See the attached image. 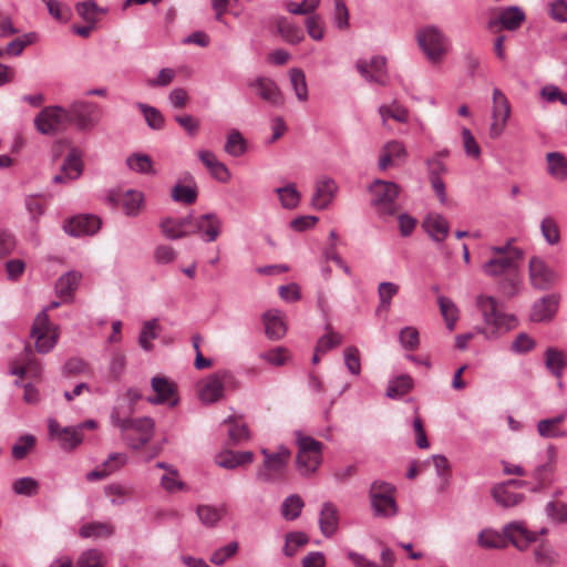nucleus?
Masks as SVG:
<instances>
[{
    "label": "nucleus",
    "instance_id": "57",
    "mask_svg": "<svg viewBox=\"0 0 567 567\" xmlns=\"http://www.w3.org/2000/svg\"><path fill=\"white\" fill-rule=\"evenodd\" d=\"M344 364L348 371L353 375H359L361 372V357L357 347H348L343 351Z\"/></svg>",
    "mask_w": 567,
    "mask_h": 567
},
{
    "label": "nucleus",
    "instance_id": "59",
    "mask_svg": "<svg viewBox=\"0 0 567 567\" xmlns=\"http://www.w3.org/2000/svg\"><path fill=\"white\" fill-rule=\"evenodd\" d=\"M172 198L175 202L189 205L196 202L197 190L194 187L177 184L172 190Z\"/></svg>",
    "mask_w": 567,
    "mask_h": 567
},
{
    "label": "nucleus",
    "instance_id": "63",
    "mask_svg": "<svg viewBox=\"0 0 567 567\" xmlns=\"http://www.w3.org/2000/svg\"><path fill=\"white\" fill-rule=\"evenodd\" d=\"M308 543V536L301 532L290 533L286 537L285 554L287 556H293L299 547Z\"/></svg>",
    "mask_w": 567,
    "mask_h": 567
},
{
    "label": "nucleus",
    "instance_id": "5",
    "mask_svg": "<svg viewBox=\"0 0 567 567\" xmlns=\"http://www.w3.org/2000/svg\"><path fill=\"white\" fill-rule=\"evenodd\" d=\"M416 41L432 64H440L452 48V42L447 34L434 24L420 28L416 32Z\"/></svg>",
    "mask_w": 567,
    "mask_h": 567
},
{
    "label": "nucleus",
    "instance_id": "8",
    "mask_svg": "<svg viewBox=\"0 0 567 567\" xmlns=\"http://www.w3.org/2000/svg\"><path fill=\"white\" fill-rule=\"evenodd\" d=\"M394 493V486L389 483L375 481L371 484L369 494L374 516L392 518L398 514L399 507Z\"/></svg>",
    "mask_w": 567,
    "mask_h": 567
},
{
    "label": "nucleus",
    "instance_id": "3",
    "mask_svg": "<svg viewBox=\"0 0 567 567\" xmlns=\"http://www.w3.org/2000/svg\"><path fill=\"white\" fill-rule=\"evenodd\" d=\"M515 238L508 239L502 246H491L488 249L492 257L482 264V272L491 278H498L508 272H515L518 269V262L524 257V250L514 247Z\"/></svg>",
    "mask_w": 567,
    "mask_h": 567
},
{
    "label": "nucleus",
    "instance_id": "22",
    "mask_svg": "<svg viewBox=\"0 0 567 567\" xmlns=\"http://www.w3.org/2000/svg\"><path fill=\"white\" fill-rule=\"evenodd\" d=\"M83 171V163L81 161L78 150L72 148L68 154L62 165V173L53 177L55 184H64L68 181H74L80 177Z\"/></svg>",
    "mask_w": 567,
    "mask_h": 567
},
{
    "label": "nucleus",
    "instance_id": "41",
    "mask_svg": "<svg viewBox=\"0 0 567 567\" xmlns=\"http://www.w3.org/2000/svg\"><path fill=\"white\" fill-rule=\"evenodd\" d=\"M437 303L440 307L441 315L446 323V328L450 331H453L458 320V309L456 305L454 303L453 300L444 296H440L437 298Z\"/></svg>",
    "mask_w": 567,
    "mask_h": 567
},
{
    "label": "nucleus",
    "instance_id": "64",
    "mask_svg": "<svg viewBox=\"0 0 567 567\" xmlns=\"http://www.w3.org/2000/svg\"><path fill=\"white\" fill-rule=\"evenodd\" d=\"M78 567H104L103 555L97 549L84 551L78 559Z\"/></svg>",
    "mask_w": 567,
    "mask_h": 567
},
{
    "label": "nucleus",
    "instance_id": "10",
    "mask_svg": "<svg viewBox=\"0 0 567 567\" xmlns=\"http://www.w3.org/2000/svg\"><path fill=\"white\" fill-rule=\"evenodd\" d=\"M69 122L74 123L79 130L93 128L102 117L101 107L93 102L75 101L69 109Z\"/></svg>",
    "mask_w": 567,
    "mask_h": 567
},
{
    "label": "nucleus",
    "instance_id": "60",
    "mask_svg": "<svg viewBox=\"0 0 567 567\" xmlns=\"http://www.w3.org/2000/svg\"><path fill=\"white\" fill-rule=\"evenodd\" d=\"M333 23L339 30L349 28V11L343 0H333Z\"/></svg>",
    "mask_w": 567,
    "mask_h": 567
},
{
    "label": "nucleus",
    "instance_id": "56",
    "mask_svg": "<svg viewBox=\"0 0 567 567\" xmlns=\"http://www.w3.org/2000/svg\"><path fill=\"white\" fill-rule=\"evenodd\" d=\"M12 488L18 495L33 496L38 494L39 483L33 477H21L14 481Z\"/></svg>",
    "mask_w": 567,
    "mask_h": 567
},
{
    "label": "nucleus",
    "instance_id": "61",
    "mask_svg": "<svg viewBox=\"0 0 567 567\" xmlns=\"http://www.w3.org/2000/svg\"><path fill=\"white\" fill-rule=\"evenodd\" d=\"M399 340L406 350H416L420 344L419 331L414 327H405L400 331Z\"/></svg>",
    "mask_w": 567,
    "mask_h": 567
},
{
    "label": "nucleus",
    "instance_id": "40",
    "mask_svg": "<svg viewBox=\"0 0 567 567\" xmlns=\"http://www.w3.org/2000/svg\"><path fill=\"white\" fill-rule=\"evenodd\" d=\"M548 173L553 177L564 181L567 178V159L559 152H551L546 155Z\"/></svg>",
    "mask_w": 567,
    "mask_h": 567
},
{
    "label": "nucleus",
    "instance_id": "48",
    "mask_svg": "<svg viewBox=\"0 0 567 567\" xmlns=\"http://www.w3.org/2000/svg\"><path fill=\"white\" fill-rule=\"evenodd\" d=\"M536 564L542 567H554L557 563L558 554L556 550L546 544H540L534 550Z\"/></svg>",
    "mask_w": 567,
    "mask_h": 567
},
{
    "label": "nucleus",
    "instance_id": "54",
    "mask_svg": "<svg viewBox=\"0 0 567 567\" xmlns=\"http://www.w3.org/2000/svg\"><path fill=\"white\" fill-rule=\"evenodd\" d=\"M247 142L238 131H231L228 134L225 152L231 156H240L246 151Z\"/></svg>",
    "mask_w": 567,
    "mask_h": 567
},
{
    "label": "nucleus",
    "instance_id": "11",
    "mask_svg": "<svg viewBox=\"0 0 567 567\" xmlns=\"http://www.w3.org/2000/svg\"><path fill=\"white\" fill-rule=\"evenodd\" d=\"M70 124L68 109L47 106L34 118V126L45 135H53Z\"/></svg>",
    "mask_w": 567,
    "mask_h": 567
},
{
    "label": "nucleus",
    "instance_id": "34",
    "mask_svg": "<svg viewBox=\"0 0 567 567\" xmlns=\"http://www.w3.org/2000/svg\"><path fill=\"white\" fill-rule=\"evenodd\" d=\"M379 114L382 118L383 125H385L389 118H392L399 123H406L409 121V111L406 107L393 101L391 104H383L379 107Z\"/></svg>",
    "mask_w": 567,
    "mask_h": 567
},
{
    "label": "nucleus",
    "instance_id": "28",
    "mask_svg": "<svg viewBox=\"0 0 567 567\" xmlns=\"http://www.w3.org/2000/svg\"><path fill=\"white\" fill-rule=\"evenodd\" d=\"M405 156L406 151L404 145L399 141H390L381 148L378 166L381 171H385L393 165L395 161L404 159Z\"/></svg>",
    "mask_w": 567,
    "mask_h": 567
},
{
    "label": "nucleus",
    "instance_id": "37",
    "mask_svg": "<svg viewBox=\"0 0 567 567\" xmlns=\"http://www.w3.org/2000/svg\"><path fill=\"white\" fill-rule=\"evenodd\" d=\"M413 388V380L409 374H401L389 381L386 396L398 399L406 394Z\"/></svg>",
    "mask_w": 567,
    "mask_h": 567
},
{
    "label": "nucleus",
    "instance_id": "51",
    "mask_svg": "<svg viewBox=\"0 0 567 567\" xmlns=\"http://www.w3.org/2000/svg\"><path fill=\"white\" fill-rule=\"evenodd\" d=\"M83 440V434L75 426H66L63 429L61 436L58 439L60 446L64 450L75 449Z\"/></svg>",
    "mask_w": 567,
    "mask_h": 567
},
{
    "label": "nucleus",
    "instance_id": "26",
    "mask_svg": "<svg viewBox=\"0 0 567 567\" xmlns=\"http://www.w3.org/2000/svg\"><path fill=\"white\" fill-rule=\"evenodd\" d=\"M227 375L228 373L223 371L216 372L206 379L199 393L203 402L214 403L223 396L224 380L227 378Z\"/></svg>",
    "mask_w": 567,
    "mask_h": 567
},
{
    "label": "nucleus",
    "instance_id": "43",
    "mask_svg": "<svg viewBox=\"0 0 567 567\" xmlns=\"http://www.w3.org/2000/svg\"><path fill=\"white\" fill-rule=\"evenodd\" d=\"M289 80L297 99L300 102H306L308 100V85L305 72L299 68H292L289 70Z\"/></svg>",
    "mask_w": 567,
    "mask_h": 567
},
{
    "label": "nucleus",
    "instance_id": "21",
    "mask_svg": "<svg viewBox=\"0 0 567 567\" xmlns=\"http://www.w3.org/2000/svg\"><path fill=\"white\" fill-rule=\"evenodd\" d=\"M271 23L276 27L281 39L288 44H298L303 41L302 29L285 16H274Z\"/></svg>",
    "mask_w": 567,
    "mask_h": 567
},
{
    "label": "nucleus",
    "instance_id": "38",
    "mask_svg": "<svg viewBox=\"0 0 567 567\" xmlns=\"http://www.w3.org/2000/svg\"><path fill=\"white\" fill-rule=\"evenodd\" d=\"M545 363L554 375L560 377L563 370L567 367V354L554 348H548L545 352Z\"/></svg>",
    "mask_w": 567,
    "mask_h": 567
},
{
    "label": "nucleus",
    "instance_id": "6",
    "mask_svg": "<svg viewBox=\"0 0 567 567\" xmlns=\"http://www.w3.org/2000/svg\"><path fill=\"white\" fill-rule=\"evenodd\" d=\"M296 443L298 446L296 467L300 475L315 474L322 463V443L299 431L296 432Z\"/></svg>",
    "mask_w": 567,
    "mask_h": 567
},
{
    "label": "nucleus",
    "instance_id": "19",
    "mask_svg": "<svg viewBox=\"0 0 567 567\" xmlns=\"http://www.w3.org/2000/svg\"><path fill=\"white\" fill-rule=\"evenodd\" d=\"M266 336L270 340H280L287 333L286 315L278 309H270L262 316Z\"/></svg>",
    "mask_w": 567,
    "mask_h": 567
},
{
    "label": "nucleus",
    "instance_id": "44",
    "mask_svg": "<svg viewBox=\"0 0 567 567\" xmlns=\"http://www.w3.org/2000/svg\"><path fill=\"white\" fill-rule=\"evenodd\" d=\"M78 14L87 23L95 24L96 14L106 13V9L97 6L94 0H85L75 4Z\"/></svg>",
    "mask_w": 567,
    "mask_h": 567
},
{
    "label": "nucleus",
    "instance_id": "49",
    "mask_svg": "<svg viewBox=\"0 0 567 567\" xmlns=\"http://www.w3.org/2000/svg\"><path fill=\"white\" fill-rule=\"evenodd\" d=\"M495 502L503 507H513L523 501V495L507 491L504 486H496L492 491Z\"/></svg>",
    "mask_w": 567,
    "mask_h": 567
},
{
    "label": "nucleus",
    "instance_id": "17",
    "mask_svg": "<svg viewBox=\"0 0 567 567\" xmlns=\"http://www.w3.org/2000/svg\"><path fill=\"white\" fill-rule=\"evenodd\" d=\"M101 227V219L94 215H78L68 219L64 231L72 237H80L95 234Z\"/></svg>",
    "mask_w": 567,
    "mask_h": 567
},
{
    "label": "nucleus",
    "instance_id": "18",
    "mask_svg": "<svg viewBox=\"0 0 567 567\" xmlns=\"http://www.w3.org/2000/svg\"><path fill=\"white\" fill-rule=\"evenodd\" d=\"M151 386L155 392V395L148 396L147 402L151 404L168 403L171 406H175L177 404V398L171 400L177 391V386L174 382L169 381L165 377H154L151 380Z\"/></svg>",
    "mask_w": 567,
    "mask_h": 567
},
{
    "label": "nucleus",
    "instance_id": "13",
    "mask_svg": "<svg viewBox=\"0 0 567 567\" xmlns=\"http://www.w3.org/2000/svg\"><path fill=\"white\" fill-rule=\"evenodd\" d=\"M355 68L368 82L386 85L389 76L384 56L374 55L369 60L360 59L357 61Z\"/></svg>",
    "mask_w": 567,
    "mask_h": 567
},
{
    "label": "nucleus",
    "instance_id": "23",
    "mask_svg": "<svg viewBox=\"0 0 567 567\" xmlns=\"http://www.w3.org/2000/svg\"><path fill=\"white\" fill-rule=\"evenodd\" d=\"M559 305L557 295H547L533 305L530 320L534 322H546L554 318Z\"/></svg>",
    "mask_w": 567,
    "mask_h": 567
},
{
    "label": "nucleus",
    "instance_id": "35",
    "mask_svg": "<svg viewBox=\"0 0 567 567\" xmlns=\"http://www.w3.org/2000/svg\"><path fill=\"white\" fill-rule=\"evenodd\" d=\"M477 543L481 547L487 549H499L507 546V542L505 540L503 532L499 533L493 528H484L481 530L477 537Z\"/></svg>",
    "mask_w": 567,
    "mask_h": 567
},
{
    "label": "nucleus",
    "instance_id": "2",
    "mask_svg": "<svg viewBox=\"0 0 567 567\" xmlns=\"http://www.w3.org/2000/svg\"><path fill=\"white\" fill-rule=\"evenodd\" d=\"M476 307L482 313L484 327L477 329L486 339H496L517 326L513 315H507L494 297L480 295L476 298Z\"/></svg>",
    "mask_w": 567,
    "mask_h": 567
},
{
    "label": "nucleus",
    "instance_id": "42",
    "mask_svg": "<svg viewBox=\"0 0 567 567\" xmlns=\"http://www.w3.org/2000/svg\"><path fill=\"white\" fill-rule=\"evenodd\" d=\"M281 206L286 209H293L298 206L301 199V194L297 189L296 184L290 183L284 187L276 189Z\"/></svg>",
    "mask_w": 567,
    "mask_h": 567
},
{
    "label": "nucleus",
    "instance_id": "9",
    "mask_svg": "<svg viewBox=\"0 0 567 567\" xmlns=\"http://www.w3.org/2000/svg\"><path fill=\"white\" fill-rule=\"evenodd\" d=\"M31 337L35 339V350L39 353H48L56 344L59 328L51 323L45 310L37 315L31 327Z\"/></svg>",
    "mask_w": 567,
    "mask_h": 567
},
{
    "label": "nucleus",
    "instance_id": "62",
    "mask_svg": "<svg viewBox=\"0 0 567 567\" xmlns=\"http://www.w3.org/2000/svg\"><path fill=\"white\" fill-rule=\"evenodd\" d=\"M399 286L394 282L383 281L379 285L378 295L380 298V307L389 309L391 299L398 293Z\"/></svg>",
    "mask_w": 567,
    "mask_h": 567
},
{
    "label": "nucleus",
    "instance_id": "55",
    "mask_svg": "<svg viewBox=\"0 0 567 567\" xmlns=\"http://www.w3.org/2000/svg\"><path fill=\"white\" fill-rule=\"evenodd\" d=\"M305 27L308 35L315 41H321L324 37L322 18L319 14H311L306 18Z\"/></svg>",
    "mask_w": 567,
    "mask_h": 567
},
{
    "label": "nucleus",
    "instance_id": "36",
    "mask_svg": "<svg viewBox=\"0 0 567 567\" xmlns=\"http://www.w3.org/2000/svg\"><path fill=\"white\" fill-rule=\"evenodd\" d=\"M215 462L220 467L233 470L248 462V452L223 451L216 455Z\"/></svg>",
    "mask_w": 567,
    "mask_h": 567
},
{
    "label": "nucleus",
    "instance_id": "20",
    "mask_svg": "<svg viewBox=\"0 0 567 567\" xmlns=\"http://www.w3.org/2000/svg\"><path fill=\"white\" fill-rule=\"evenodd\" d=\"M525 12L517 6H509L499 10L498 16L488 22L489 28L498 24L505 30H517L525 21Z\"/></svg>",
    "mask_w": 567,
    "mask_h": 567
},
{
    "label": "nucleus",
    "instance_id": "27",
    "mask_svg": "<svg viewBox=\"0 0 567 567\" xmlns=\"http://www.w3.org/2000/svg\"><path fill=\"white\" fill-rule=\"evenodd\" d=\"M192 230L203 234L205 241L216 240L220 231V220L215 214H205L193 220Z\"/></svg>",
    "mask_w": 567,
    "mask_h": 567
},
{
    "label": "nucleus",
    "instance_id": "45",
    "mask_svg": "<svg viewBox=\"0 0 567 567\" xmlns=\"http://www.w3.org/2000/svg\"><path fill=\"white\" fill-rule=\"evenodd\" d=\"M259 358L270 365L282 367L290 361L291 353L285 347H276L268 351L261 352Z\"/></svg>",
    "mask_w": 567,
    "mask_h": 567
},
{
    "label": "nucleus",
    "instance_id": "25",
    "mask_svg": "<svg viewBox=\"0 0 567 567\" xmlns=\"http://www.w3.org/2000/svg\"><path fill=\"white\" fill-rule=\"evenodd\" d=\"M339 511L331 502H324L319 513V528L327 538L332 537L339 528Z\"/></svg>",
    "mask_w": 567,
    "mask_h": 567
},
{
    "label": "nucleus",
    "instance_id": "1",
    "mask_svg": "<svg viewBox=\"0 0 567 567\" xmlns=\"http://www.w3.org/2000/svg\"><path fill=\"white\" fill-rule=\"evenodd\" d=\"M132 413V404H116L110 419L112 425L122 431L124 442L130 447L138 450L152 440L155 423L147 416L133 419L131 417Z\"/></svg>",
    "mask_w": 567,
    "mask_h": 567
},
{
    "label": "nucleus",
    "instance_id": "24",
    "mask_svg": "<svg viewBox=\"0 0 567 567\" xmlns=\"http://www.w3.org/2000/svg\"><path fill=\"white\" fill-rule=\"evenodd\" d=\"M192 227L193 216L190 215L179 219L165 218L161 223L163 234L171 240L195 234V230H192Z\"/></svg>",
    "mask_w": 567,
    "mask_h": 567
},
{
    "label": "nucleus",
    "instance_id": "29",
    "mask_svg": "<svg viewBox=\"0 0 567 567\" xmlns=\"http://www.w3.org/2000/svg\"><path fill=\"white\" fill-rule=\"evenodd\" d=\"M423 227L427 235L439 244H442L450 233L447 220L439 214L427 215Z\"/></svg>",
    "mask_w": 567,
    "mask_h": 567
},
{
    "label": "nucleus",
    "instance_id": "47",
    "mask_svg": "<svg viewBox=\"0 0 567 567\" xmlns=\"http://www.w3.org/2000/svg\"><path fill=\"white\" fill-rule=\"evenodd\" d=\"M79 534L83 538L109 537V536H111L113 534V527L111 525H109V524H105V523L93 522V523H89V524L83 525L80 528Z\"/></svg>",
    "mask_w": 567,
    "mask_h": 567
},
{
    "label": "nucleus",
    "instance_id": "39",
    "mask_svg": "<svg viewBox=\"0 0 567 567\" xmlns=\"http://www.w3.org/2000/svg\"><path fill=\"white\" fill-rule=\"evenodd\" d=\"M305 506L302 498L298 494H291L286 497L281 504L280 513L286 520L297 519Z\"/></svg>",
    "mask_w": 567,
    "mask_h": 567
},
{
    "label": "nucleus",
    "instance_id": "16",
    "mask_svg": "<svg viewBox=\"0 0 567 567\" xmlns=\"http://www.w3.org/2000/svg\"><path fill=\"white\" fill-rule=\"evenodd\" d=\"M337 193L338 185L334 179L327 176L318 178L311 197L312 207L319 210L327 209L333 202Z\"/></svg>",
    "mask_w": 567,
    "mask_h": 567
},
{
    "label": "nucleus",
    "instance_id": "50",
    "mask_svg": "<svg viewBox=\"0 0 567 567\" xmlns=\"http://www.w3.org/2000/svg\"><path fill=\"white\" fill-rule=\"evenodd\" d=\"M144 202V196L141 192L130 189L125 193L123 199V208L127 216L138 215Z\"/></svg>",
    "mask_w": 567,
    "mask_h": 567
},
{
    "label": "nucleus",
    "instance_id": "7",
    "mask_svg": "<svg viewBox=\"0 0 567 567\" xmlns=\"http://www.w3.org/2000/svg\"><path fill=\"white\" fill-rule=\"evenodd\" d=\"M369 190L372 195L371 204L380 216L391 217L399 212L396 198L400 188L395 183L375 179Z\"/></svg>",
    "mask_w": 567,
    "mask_h": 567
},
{
    "label": "nucleus",
    "instance_id": "46",
    "mask_svg": "<svg viewBox=\"0 0 567 567\" xmlns=\"http://www.w3.org/2000/svg\"><path fill=\"white\" fill-rule=\"evenodd\" d=\"M137 107L143 113L150 128L158 131L164 127L165 118L156 107L141 102L137 103Z\"/></svg>",
    "mask_w": 567,
    "mask_h": 567
},
{
    "label": "nucleus",
    "instance_id": "52",
    "mask_svg": "<svg viewBox=\"0 0 567 567\" xmlns=\"http://www.w3.org/2000/svg\"><path fill=\"white\" fill-rule=\"evenodd\" d=\"M127 166L141 174H151L153 173V162L151 157L146 154H132L126 158Z\"/></svg>",
    "mask_w": 567,
    "mask_h": 567
},
{
    "label": "nucleus",
    "instance_id": "58",
    "mask_svg": "<svg viewBox=\"0 0 567 567\" xmlns=\"http://www.w3.org/2000/svg\"><path fill=\"white\" fill-rule=\"evenodd\" d=\"M197 515L204 525L212 527L220 520L223 512L209 505H200L197 507Z\"/></svg>",
    "mask_w": 567,
    "mask_h": 567
},
{
    "label": "nucleus",
    "instance_id": "12",
    "mask_svg": "<svg viewBox=\"0 0 567 567\" xmlns=\"http://www.w3.org/2000/svg\"><path fill=\"white\" fill-rule=\"evenodd\" d=\"M511 114L512 107L507 96L498 87H494L492 92V123L489 127L492 138H498L504 133Z\"/></svg>",
    "mask_w": 567,
    "mask_h": 567
},
{
    "label": "nucleus",
    "instance_id": "31",
    "mask_svg": "<svg viewBox=\"0 0 567 567\" xmlns=\"http://www.w3.org/2000/svg\"><path fill=\"white\" fill-rule=\"evenodd\" d=\"M81 279L82 274L75 270L68 271L62 275L55 284V291L58 296L64 301L72 300Z\"/></svg>",
    "mask_w": 567,
    "mask_h": 567
},
{
    "label": "nucleus",
    "instance_id": "30",
    "mask_svg": "<svg viewBox=\"0 0 567 567\" xmlns=\"http://www.w3.org/2000/svg\"><path fill=\"white\" fill-rule=\"evenodd\" d=\"M250 86L254 87L258 96L270 104L279 105L284 102L276 83L268 78H258Z\"/></svg>",
    "mask_w": 567,
    "mask_h": 567
},
{
    "label": "nucleus",
    "instance_id": "32",
    "mask_svg": "<svg viewBox=\"0 0 567 567\" xmlns=\"http://www.w3.org/2000/svg\"><path fill=\"white\" fill-rule=\"evenodd\" d=\"M198 157L207 167L212 176L219 182H227L230 177L229 171L224 163L218 161L216 155L210 151H199Z\"/></svg>",
    "mask_w": 567,
    "mask_h": 567
},
{
    "label": "nucleus",
    "instance_id": "14",
    "mask_svg": "<svg viewBox=\"0 0 567 567\" xmlns=\"http://www.w3.org/2000/svg\"><path fill=\"white\" fill-rule=\"evenodd\" d=\"M506 542H509L518 550H526L532 543L537 540V533L527 528L525 523L514 520L503 527Z\"/></svg>",
    "mask_w": 567,
    "mask_h": 567
},
{
    "label": "nucleus",
    "instance_id": "4",
    "mask_svg": "<svg viewBox=\"0 0 567 567\" xmlns=\"http://www.w3.org/2000/svg\"><path fill=\"white\" fill-rule=\"evenodd\" d=\"M261 465L256 471V480L262 483H277L285 480L291 460V451L279 445L275 451L262 447Z\"/></svg>",
    "mask_w": 567,
    "mask_h": 567
},
{
    "label": "nucleus",
    "instance_id": "15",
    "mask_svg": "<svg viewBox=\"0 0 567 567\" xmlns=\"http://www.w3.org/2000/svg\"><path fill=\"white\" fill-rule=\"evenodd\" d=\"M529 281L538 290L549 289L556 281V274L539 257L529 260Z\"/></svg>",
    "mask_w": 567,
    "mask_h": 567
},
{
    "label": "nucleus",
    "instance_id": "33",
    "mask_svg": "<svg viewBox=\"0 0 567 567\" xmlns=\"http://www.w3.org/2000/svg\"><path fill=\"white\" fill-rule=\"evenodd\" d=\"M565 421V415L560 414L555 417L540 420L537 423V431L542 437H563L566 432L560 430V424Z\"/></svg>",
    "mask_w": 567,
    "mask_h": 567
},
{
    "label": "nucleus",
    "instance_id": "53",
    "mask_svg": "<svg viewBox=\"0 0 567 567\" xmlns=\"http://www.w3.org/2000/svg\"><path fill=\"white\" fill-rule=\"evenodd\" d=\"M158 327L157 319L146 321L138 336V344L145 351L153 349L152 340L157 338L156 328Z\"/></svg>",
    "mask_w": 567,
    "mask_h": 567
}]
</instances>
